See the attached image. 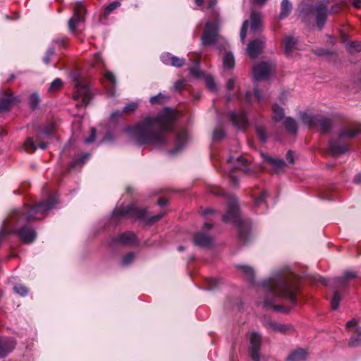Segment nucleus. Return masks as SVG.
Returning <instances> with one entry per match:
<instances>
[{
  "label": "nucleus",
  "instance_id": "nucleus-1",
  "mask_svg": "<svg viewBox=\"0 0 361 361\" xmlns=\"http://www.w3.org/2000/svg\"><path fill=\"white\" fill-rule=\"evenodd\" d=\"M176 111L166 108L157 116H148L128 126L124 132L140 145L161 146L166 143L167 133L172 131L176 118Z\"/></svg>",
  "mask_w": 361,
  "mask_h": 361
},
{
  "label": "nucleus",
  "instance_id": "nucleus-2",
  "mask_svg": "<svg viewBox=\"0 0 361 361\" xmlns=\"http://www.w3.org/2000/svg\"><path fill=\"white\" fill-rule=\"evenodd\" d=\"M262 286L267 292L264 301V307L277 312H287L297 304L298 284L296 276L290 270L276 272L269 279L264 280Z\"/></svg>",
  "mask_w": 361,
  "mask_h": 361
},
{
  "label": "nucleus",
  "instance_id": "nucleus-3",
  "mask_svg": "<svg viewBox=\"0 0 361 361\" xmlns=\"http://www.w3.org/2000/svg\"><path fill=\"white\" fill-rule=\"evenodd\" d=\"M223 221L232 222L237 226L240 238L245 242L249 235L251 224L249 219H242L238 213L237 200L235 197H229L228 200V210L223 216Z\"/></svg>",
  "mask_w": 361,
  "mask_h": 361
},
{
  "label": "nucleus",
  "instance_id": "nucleus-4",
  "mask_svg": "<svg viewBox=\"0 0 361 361\" xmlns=\"http://www.w3.org/2000/svg\"><path fill=\"white\" fill-rule=\"evenodd\" d=\"M361 132V126L355 125L343 129L339 134L338 140H330L327 151L333 155L341 154L348 149L347 143L343 142L344 140L351 139Z\"/></svg>",
  "mask_w": 361,
  "mask_h": 361
},
{
  "label": "nucleus",
  "instance_id": "nucleus-5",
  "mask_svg": "<svg viewBox=\"0 0 361 361\" xmlns=\"http://www.w3.org/2000/svg\"><path fill=\"white\" fill-rule=\"evenodd\" d=\"M164 215V213L161 212L157 215L148 218L145 208L138 207L133 204L121 208H116L113 212L112 218L117 219L125 216H130L146 221L148 223H152L159 221Z\"/></svg>",
  "mask_w": 361,
  "mask_h": 361
},
{
  "label": "nucleus",
  "instance_id": "nucleus-6",
  "mask_svg": "<svg viewBox=\"0 0 361 361\" xmlns=\"http://www.w3.org/2000/svg\"><path fill=\"white\" fill-rule=\"evenodd\" d=\"M57 203L56 195H49L47 201L39 202L33 207H25L22 212L23 218L27 220L40 219L44 214Z\"/></svg>",
  "mask_w": 361,
  "mask_h": 361
},
{
  "label": "nucleus",
  "instance_id": "nucleus-7",
  "mask_svg": "<svg viewBox=\"0 0 361 361\" xmlns=\"http://www.w3.org/2000/svg\"><path fill=\"white\" fill-rule=\"evenodd\" d=\"M56 123L54 121L49 122L47 126L42 130L41 134L36 136L35 139L29 137L25 142V148L27 152H33L37 148L45 149L47 146V142L44 140L45 137H49L55 131Z\"/></svg>",
  "mask_w": 361,
  "mask_h": 361
},
{
  "label": "nucleus",
  "instance_id": "nucleus-8",
  "mask_svg": "<svg viewBox=\"0 0 361 361\" xmlns=\"http://www.w3.org/2000/svg\"><path fill=\"white\" fill-rule=\"evenodd\" d=\"M329 1L323 0L314 6L302 4L300 6V14L315 16L317 25L319 29H322L326 22L327 17V8Z\"/></svg>",
  "mask_w": 361,
  "mask_h": 361
},
{
  "label": "nucleus",
  "instance_id": "nucleus-9",
  "mask_svg": "<svg viewBox=\"0 0 361 361\" xmlns=\"http://www.w3.org/2000/svg\"><path fill=\"white\" fill-rule=\"evenodd\" d=\"M12 233H17L19 238L25 243H31L36 238L35 231L28 226H24L18 230L13 228L9 222L4 221L0 231V243L6 236Z\"/></svg>",
  "mask_w": 361,
  "mask_h": 361
},
{
  "label": "nucleus",
  "instance_id": "nucleus-10",
  "mask_svg": "<svg viewBox=\"0 0 361 361\" xmlns=\"http://www.w3.org/2000/svg\"><path fill=\"white\" fill-rule=\"evenodd\" d=\"M300 119L310 128L319 127L324 133L329 132L331 128V121L322 115L301 113Z\"/></svg>",
  "mask_w": 361,
  "mask_h": 361
},
{
  "label": "nucleus",
  "instance_id": "nucleus-11",
  "mask_svg": "<svg viewBox=\"0 0 361 361\" xmlns=\"http://www.w3.org/2000/svg\"><path fill=\"white\" fill-rule=\"evenodd\" d=\"M73 99L79 101L80 104L78 106H85L91 99V92L88 86L77 80L75 83V92L73 94Z\"/></svg>",
  "mask_w": 361,
  "mask_h": 361
},
{
  "label": "nucleus",
  "instance_id": "nucleus-12",
  "mask_svg": "<svg viewBox=\"0 0 361 361\" xmlns=\"http://www.w3.org/2000/svg\"><path fill=\"white\" fill-rule=\"evenodd\" d=\"M219 25L216 21H209L206 23L202 42L204 45H211L215 43L219 36L218 35Z\"/></svg>",
  "mask_w": 361,
  "mask_h": 361
},
{
  "label": "nucleus",
  "instance_id": "nucleus-13",
  "mask_svg": "<svg viewBox=\"0 0 361 361\" xmlns=\"http://www.w3.org/2000/svg\"><path fill=\"white\" fill-rule=\"evenodd\" d=\"M274 69V65L271 62L262 61L253 67V75L256 80L267 79Z\"/></svg>",
  "mask_w": 361,
  "mask_h": 361
},
{
  "label": "nucleus",
  "instance_id": "nucleus-14",
  "mask_svg": "<svg viewBox=\"0 0 361 361\" xmlns=\"http://www.w3.org/2000/svg\"><path fill=\"white\" fill-rule=\"evenodd\" d=\"M85 8L82 3H77L74 8L73 16L68 21L69 29L75 32L79 23L85 19Z\"/></svg>",
  "mask_w": 361,
  "mask_h": 361
},
{
  "label": "nucleus",
  "instance_id": "nucleus-15",
  "mask_svg": "<svg viewBox=\"0 0 361 361\" xmlns=\"http://www.w3.org/2000/svg\"><path fill=\"white\" fill-rule=\"evenodd\" d=\"M228 118L233 125L238 129H245L248 126L247 118L244 111H231Z\"/></svg>",
  "mask_w": 361,
  "mask_h": 361
},
{
  "label": "nucleus",
  "instance_id": "nucleus-16",
  "mask_svg": "<svg viewBox=\"0 0 361 361\" xmlns=\"http://www.w3.org/2000/svg\"><path fill=\"white\" fill-rule=\"evenodd\" d=\"M357 322L352 319L346 323V329L349 331L355 329V333L350 339L349 345L351 347H357L361 345V328L357 327Z\"/></svg>",
  "mask_w": 361,
  "mask_h": 361
},
{
  "label": "nucleus",
  "instance_id": "nucleus-17",
  "mask_svg": "<svg viewBox=\"0 0 361 361\" xmlns=\"http://www.w3.org/2000/svg\"><path fill=\"white\" fill-rule=\"evenodd\" d=\"M261 336L256 333L252 332L250 335V355L253 361H259V350L261 346Z\"/></svg>",
  "mask_w": 361,
  "mask_h": 361
},
{
  "label": "nucleus",
  "instance_id": "nucleus-18",
  "mask_svg": "<svg viewBox=\"0 0 361 361\" xmlns=\"http://www.w3.org/2000/svg\"><path fill=\"white\" fill-rule=\"evenodd\" d=\"M284 53L288 57H293L298 49L297 39L293 36H286L283 41Z\"/></svg>",
  "mask_w": 361,
  "mask_h": 361
},
{
  "label": "nucleus",
  "instance_id": "nucleus-19",
  "mask_svg": "<svg viewBox=\"0 0 361 361\" xmlns=\"http://www.w3.org/2000/svg\"><path fill=\"white\" fill-rule=\"evenodd\" d=\"M264 40L262 39H257L250 42L247 47V52L250 57L256 58L264 49Z\"/></svg>",
  "mask_w": 361,
  "mask_h": 361
},
{
  "label": "nucleus",
  "instance_id": "nucleus-20",
  "mask_svg": "<svg viewBox=\"0 0 361 361\" xmlns=\"http://www.w3.org/2000/svg\"><path fill=\"white\" fill-rule=\"evenodd\" d=\"M103 83L109 96L114 97L115 95L116 80L111 72L107 71L105 73Z\"/></svg>",
  "mask_w": 361,
  "mask_h": 361
},
{
  "label": "nucleus",
  "instance_id": "nucleus-21",
  "mask_svg": "<svg viewBox=\"0 0 361 361\" xmlns=\"http://www.w3.org/2000/svg\"><path fill=\"white\" fill-rule=\"evenodd\" d=\"M16 343L11 338H0V359L8 355L15 348Z\"/></svg>",
  "mask_w": 361,
  "mask_h": 361
},
{
  "label": "nucleus",
  "instance_id": "nucleus-22",
  "mask_svg": "<svg viewBox=\"0 0 361 361\" xmlns=\"http://www.w3.org/2000/svg\"><path fill=\"white\" fill-rule=\"evenodd\" d=\"M66 43V39L63 37L61 39H56L53 40L52 45L49 47L45 56L43 58V61L45 64H49L51 61V57L54 54V49L56 47H65Z\"/></svg>",
  "mask_w": 361,
  "mask_h": 361
},
{
  "label": "nucleus",
  "instance_id": "nucleus-23",
  "mask_svg": "<svg viewBox=\"0 0 361 361\" xmlns=\"http://www.w3.org/2000/svg\"><path fill=\"white\" fill-rule=\"evenodd\" d=\"M194 243L200 247H208L213 243V239L208 234L198 232L194 236Z\"/></svg>",
  "mask_w": 361,
  "mask_h": 361
},
{
  "label": "nucleus",
  "instance_id": "nucleus-24",
  "mask_svg": "<svg viewBox=\"0 0 361 361\" xmlns=\"http://www.w3.org/2000/svg\"><path fill=\"white\" fill-rule=\"evenodd\" d=\"M228 161L231 164L233 163L235 168L242 171L243 172L247 173L250 171V164L248 161L243 157H239L235 159L233 157H230Z\"/></svg>",
  "mask_w": 361,
  "mask_h": 361
},
{
  "label": "nucleus",
  "instance_id": "nucleus-25",
  "mask_svg": "<svg viewBox=\"0 0 361 361\" xmlns=\"http://www.w3.org/2000/svg\"><path fill=\"white\" fill-rule=\"evenodd\" d=\"M357 274L355 272L353 271H345L343 276L336 278L335 279V283L336 285V287L338 288H343L345 287L348 284V282L350 280H353L356 278Z\"/></svg>",
  "mask_w": 361,
  "mask_h": 361
},
{
  "label": "nucleus",
  "instance_id": "nucleus-26",
  "mask_svg": "<svg viewBox=\"0 0 361 361\" xmlns=\"http://www.w3.org/2000/svg\"><path fill=\"white\" fill-rule=\"evenodd\" d=\"M265 325L268 329L282 334L286 333L291 329V326L288 324L277 323L271 320L267 321Z\"/></svg>",
  "mask_w": 361,
  "mask_h": 361
},
{
  "label": "nucleus",
  "instance_id": "nucleus-27",
  "mask_svg": "<svg viewBox=\"0 0 361 361\" xmlns=\"http://www.w3.org/2000/svg\"><path fill=\"white\" fill-rule=\"evenodd\" d=\"M135 243L136 237L133 233H121L114 239V243H119L122 245H133Z\"/></svg>",
  "mask_w": 361,
  "mask_h": 361
},
{
  "label": "nucleus",
  "instance_id": "nucleus-28",
  "mask_svg": "<svg viewBox=\"0 0 361 361\" xmlns=\"http://www.w3.org/2000/svg\"><path fill=\"white\" fill-rule=\"evenodd\" d=\"M188 140V134L185 130L180 131L176 140V148L171 153L178 152L186 144Z\"/></svg>",
  "mask_w": 361,
  "mask_h": 361
},
{
  "label": "nucleus",
  "instance_id": "nucleus-29",
  "mask_svg": "<svg viewBox=\"0 0 361 361\" xmlns=\"http://www.w3.org/2000/svg\"><path fill=\"white\" fill-rule=\"evenodd\" d=\"M137 106H138V104L136 102L130 103V104H127L123 108V110L122 112L119 111L114 112L111 115V120L112 121L117 120L118 118L121 117L123 113L129 114V113L133 112L137 109Z\"/></svg>",
  "mask_w": 361,
  "mask_h": 361
},
{
  "label": "nucleus",
  "instance_id": "nucleus-30",
  "mask_svg": "<svg viewBox=\"0 0 361 361\" xmlns=\"http://www.w3.org/2000/svg\"><path fill=\"white\" fill-rule=\"evenodd\" d=\"M251 27L250 31L253 33L258 32L260 30L262 18L259 13L252 11L250 16Z\"/></svg>",
  "mask_w": 361,
  "mask_h": 361
},
{
  "label": "nucleus",
  "instance_id": "nucleus-31",
  "mask_svg": "<svg viewBox=\"0 0 361 361\" xmlns=\"http://www.w3.org/2000/svg\"><path fill=\"white\" fill-rule=\"evenodd\" d=\"M307 358V352L304 349H298L293 351L288 357V361H305Z\"/></svg>",
  "mask_w": 361,
  "mask_h": 361
},
{
  "label": "nucleus",
  "instance_id": "nucleus-32",
  "mask_svg": "<svg viewBox=\"0 0 361 361\" xmlns=\"http://www.w3.org/2000/svg\"><path fill=\"white\" fill-rule=\"evenodd\" d=\"M262 156L264 160L274 166L276 172H278L285 166V162L282 159H276L269 157L268 155L262 154Z\"/></svg>",
  "mask_w": 361,
  "mask_h": 361
},
{
  "label": "nucleus",
  "instance_id": "nucleus-33",
  "mask_svg": "<svg viewBox=\"0 0 361 361\" xmlns=\"http://www.w3.org/2000/svg\"><path fill=\"white\" fill-rule=\"evenodd\" d=\"M283 125L289 133L295 134L297 133L298 125L293 118L290 117L286 118L283 122Z\"/></svg>",
  "mask_w": 361,
  "mask_h": 361
},
{
  "label": "nucleus",
  "instance_id": "nucleus-34",
  "mask_svg": "<svg viewBox=\"0 0 361 361\" xmlns=\"http://www.w3.org/2000/svg\"><path fill=\"white\" fill-rule=\"evenodd\" d=\"M292 9V4L288 0L281 1V11L279 14V18L283 19L287 17Z\"/></svg>",
  "mask_w": 361,
  "mask_h": 361
},
{
  "label": "nucleus",
  "instance_id": "nucleus-35",
  "mask_svg": "<svg viewBox=\"0 0 361 361\" xmlns=\"http://www.w3.org/2000/svg\"><path fill=\"white\" fill-rule=\"evenodd\" d=\"M13 101V95H8L0 99V112L7 111L10 109Z\"/></svg>",
  "mask_w": 361,
  "mask_h": 361
},
{
  "label": "nucleus",
  "instance_id": "nucleus-36",
  "mask_svg": "<svg viewBox=\"0 0 361 361\" xmlns=\"http://www.w3.org/2000/svg\"><path fill=\"white\" fill-rule=\"evenodd\" d=\"M273 119L274 121L278 122L283 119L284 117V112L283 108L278 104H274L272 106Z\"/></svg>",
  "mask_w": 361,
  "mask_h": 361
},
{
  "label": "nucleus",
  "instance_id": "nucleus-37",
  "mask_svg": "<svg viewBox=\"0 0 361 361\" xmlns=\"http://www.w3.org/2000/svg\"><path fill=\"white\" fill-rule=\"evenodd\" d=\"M343 42L346 43L347 48L350 52H359L361 51V42H347L345 36H343Z\"/></svg>",
  "mask_w": 361,
  "mask_h": 361
},
{
  "label": "nucleus",
  "instance_id": "nucleus-38",
  "mask_svg": "<svg viewBox=\"0 0 361 361\" xmlns=\"http://www.w3.org/2000/svg\"><path fill=\"white\" fill-rule=\"evenodd\" d=\"M224 66L226 68L231 69L235 66V59L232 53H226L223 59Z\"/></svg>",
  "mask_w": 361,
  "mask_h": 361
},
{
  "label": "nucleus",
  "instance_id": "nucleus-39",
  "mask_svg": "<svg viewBox=\"0 0 361 361\" xmlns=\"http://www.w3.org/2000/svg\"><path fill=\"white\" fill-rule=\"evenodd\" d=\"M238 268L242 271V272L245 275L247 276V279L250 281H252L254 279L255 272L252 268L245 265L239 266Z\"/></svg>",
  "mask_w": 361,
  "mask_h": 361
},
{
  "label": "nucleus",
  "instance_id": "nucleus-40",
  "mask_svg": "<svg viewBox=\"0 0 361 361\" xmlns=\"http://www.w3.org/2000/svg\"><path fill=\"white\" fill-rule=\"evenodd\" d=\"M167 99V97L161 93L152 97L150 98V102L152 104H159L164 103Z\"/></svg>",
  "mask_w": 361,
  "mask_h": 361
},
{
  "label": "nucleus",
  "instance_id": "nucleus-41",
  "mask_svg": "<svg viewBox=\"0 0 361 361\" xmlns=\"http://www.w3.org/2000/svg\"><path fill=\"white\" fill-rule=\"evenodd\" d=\"M121 6V3L119 1H114L109 4L106 8L104 11V16L107 17L112 11L118 8Z\"/></svg>",
  "mask_w": 361,
  "mask_h": 361
},
{
  "label": "nucleus",
  "instance_id": "nucleus-42",
  "mask_svg": "<svg viewBox=\"0 0 361 361\" xmlns=\"http://www.w3.org/2000/svg\"><path fill=\"white\" fill-rule=\"evenodd\" d=\"M341 301V295L338 293V290H336L331 300V305L332 309L336 310L338 308L339 305V302Z\"/></svg>",
  "mask_w": 361,
  "mask_h": 361
},
{
  "label": "nucleus",
  "instance_id": "nucleus-43",
  "mask_svg": "<svg viewBox=\"0 0 361 361\" xmlns=\"http://www.w3.org/2000/svg\"><path fill=\"white\" fill-rule=\"evenodd\" d=\"M63 85V82L61 79L56 78L55 79L51 84L49 91V92H56L61 88Z\"/></svg>",
  "mask_w": 361,
  "mask_h": 361
},
{
  "label": "nucleus",
  "instance_id": "nucleus-44",
  "mask_svg": "<svg viewBox=\"0 0 361 361\" xmlns=\"http://www.w3.org/2000/svg\"><path fill=\"white\" fill-rule=\"evenodd\" d=\"M225 135L224 129L221 127H217L214 129L213 139L216 141L221 140Z\"/></svg>",
  "mask_w": 361,
  "mask_h": 361
},
{
  "label": "nucleus",
  "instance_id": "nucleus-45",
  "mask_svg": "<svg viewBox=\"0 0 361 361\" xmlns=\"http://www.w3.org/2000/svg\"><path fill=\"white\" fill-rule=\"evenodd\" d=\"M92 66H94L96 68H99L103 66V60L99 54H95L92 62Z\"/></svg>",
  "mask_w": 361,
  "mask_h": 361
},
{
  "label": "nucleus",
  "instance_id": "nucleus-46",
  "mask_svg": "<svg viewBox=\"0 0 361 361\" xmlns=\"http://www.w3.org/2000/svg\"><path fill=\"white\" fill-rule=\"evenodd\" d=\"M39 104V97L37 94L33 93L30 97V106L32 109H36Z\"/></svg>",
  "mask_w": 361,
  "mask_h": 361
},
{
  "label": "nucleus",
  "instance_id": "nucleus-47",
  "mask_svg": "<svg viewBox=\"0 0 361 361\" xmlns=\"http://www.w3.org/2000/svg\"><path fill=\"white\" fill-rule=\"evenodd\" d=\"M267 192L266 191H262L259 197H257L255 200V206L259 207L265 204V198L267 197Z\"/></svg>",
  "mask_w": 361,
  "mask_h": 361
},
{
  "label": "nucleus",
  "instance_id": "nucleus-48",
  "mask_svg": "<svg viewBox=\"0 0 361 361\" xmlns=\"http://www.w3.org/2000/svg\"><path fill=\"white\" fill-rule=\"evenodd\" d=\"M257 134L262 142L267 140V133L263 126H257L256 128Z\"/></svg>",
  "mask_w": 361,
  "mask_h": 361
},
{
  "label": "nucleus",
  "instance_id": "nucleus-49",
  "mask_svg": "<svg viewBox=\"0 0 361 361\" xmlns=\"http://www.w3.org/2000/svg\"><path fill=\"white\" fill-rule=\"evenodd\" d=\"M135 254L133 252H129L126 255H125L122 260V264L124 266H128L130 263H132L135 259Z\"/></svg>",
  "mask_w": 361,
  "mask_h": 361
},
{
  "label": "nucleus",
  "instance_id": "nucleus-50",
  "mask_svg": "<svg viewBox=\"0 0 361 361\" xmlns=\"http://www.w3.org/2000/svg\"><path fill=\"white\" fill-rule=\"evenodd\" d=\"M207 283V288L209 290H212L218 286L219 281L216 279L209 278L206 281Z\"/></svg>",
  "mask_w": 361,
  "mask_h": 361
},
{
  "label": "nucleus",
  "instance_id": "nucleus-51",
  "mask_svg": "<svg viewBox=\"0 0 361 361\" xmlns=\"http://www.w3.org/2000/svg\"><path fill=\"white\" fill-rule=\"evenodd\" d=\"M184 59L173 56V58L171 59V65L176 67H180L184 64Z\"/></svg>",
  "mask_w": 361,
  "mask_h": 361
},
{
  "label": "nucleus",
  "instance_id": "nucleus-52",
  "mask_svg": "<svg viewBox=\"0 0 361 361\" xmlns=\"http://www.w3.org/2000/svg\"><path fill=\"white\" fill-rule=\"evenodd\" d=\"M13 289L16 293L22 296L27 295L28 292L27 288L22 285L16 286H14Z\"/></svg>",
  "mask_w": 361,
  "mask_h": 361
},
{
  "label": "nucleus",
  "instance_id": "nucleus-53",
  "mask_svg": "<svg viewBox=\"0 0 361 361\" xmlns=\"http://www.w3.org/2000/svg\"><path fill=\"white\" fill-rule=\"evenodd\" d=\"M205 82H206V85H207V87L211 91H214L216 90L215 83H214V79L212 78V77L207 76L205 78Z\"/></svg>",
  "mask_w": 361,
  "mask_h": 361
},
{
  "label": "nucleus",
  "instance_id": "nucleus-54",
  "mask_svg": "<svg viewBox=\"0 0 361 361\" xmlns=\"http://www.w3.org/2000/svg\"><path fill=\"white\" fill-rule=\"evenodd\" d=\"M247 25H248V21L247 20H245L243 24V26H242V28H241V30H240V39H241L243 43L245 42V39L246 30L247 29Z\"/></svg>",
  "mask_w": 361,
  "mask_h": 361
},
{
  "label": "nucleus",
  "instance_id": "nucleus-55",
  "mask_svg": "<svg viewBox=\"0 0 361 361\" xmlns=\"http://www.w3.org/2000/svg\"><path fill=\"white\" fill-rule=\"evenodd\" d=\"M173 56L169 53H165L161 55V60L165 64H171V59Z\"/></svg>",
  "mask_w": 361,
  "mask_h": 361
},
{
  "label": "nucleus",
  "instance_id": "nucleus-56",
  "mask_svg": "<svg viewBox=\"0 0 361 361\" xmlns=\"http://www.w3.org/2000/svg\"><path fill=\"white\" fill-rule=\"evenodd\" d=\"M96 138V129L94 128H91V134L90 137L85 139V143L90 144L94 141Z\"/></svg>",
  "mask_w": 361,
  "mask_h": 361
},
{
  "label": "nucleus",
  "instance_id": "nucleus-57",
  "mask_svg": "<svg viewBox=\"0 0 361 361\" xmlns=\"http://www.w3.org/2000/svg\"><path fill=\"white\" fill-rule=\"evenodd\" d=\"M210 192L216 195H224L225 194L224 190L217 186H214L210 189Z\"/></svg>",
  "mask_w": 361,
  "mask_h": 361
},
{
  "label": "nucleus",
  "instance_id": "nucleus-58",
  "mask_svg": "<svg viewBox=\"0 0 361 361\" xmlns=\"http://www.w3.org/2000/svg\"><path fill=\"white\" fill-rule=\"evenodd\" d=\"M88 157H89V154H87L84 155L82 157H81L80 159H78L75 161V164L78 165V164H80L84 163L85 161L88 159Z\"/></svg>",
  "mask_w": 361,
  "mask_h": 361
},
{
  "label": "nucleus",
  "instance_id": "nucleus-59",
  "mask_svg": "<svg viewBox=\"0 0 361 361\" xmlns=\"http://www.w3.org/2000/svg\"><path fill=\"white\" fill-rule=\"evenodd\" d=\"M254 97H255V99L258 101V102H261L262 99V95L260 94L259 93V91L258 89L255 88V90H254V94H253Z\"/></svg>",
  "mask_w": 361,
  "mask_h": 361
},
{
  "label": "nucleus",
  "instance_id": "nucleus-60",
  "mask_svg": "<svg viewBox=\"0 0 361 361\" xmlns=\"http://www.w3.org/2000/svg\"><path fill=\"white\" fill-rule=\"evenodd\" d=\"M190 74L195 77L198 78L200 77V73L198 68L193 67L190 68Z\"/></svg>",
  "mask_w": 361,
  "mask_h": 361
},
{
  "label": "nucleus",
  "instance_id": "nucleus-61",
  "mask_svg": "<svg viewBox=\"0 0 361 361\" xmlns=\"http://www.w3.org/2000/svg\"><path fill=\"white\" fill-rule=\"evenodd\" d=\"M235 85V80L234 79H230L228 82L226 83V87L228 90H232L234 87Z\"/></svg>",
  "mask_w": 361,
  "mask_h": 361
},
{
  "label": "nucleus",
  "instance_id": "nucleus-62",
  "mask_svg": "<svg viewBox=\"0 0 361 361\" xmlns=\"http://www.w3.org/2000/svg\"><path fill=\"white\" fill-rule=\"evenodd\" d=\"M286 159L287 160L290 162V163H293L294 161V159H293V152L291 151H288L287 152V154H286Z\"/></svg>",
  "mask_w": 361,
  "mask_h": 361
},
{
  "label": "nucleus",
  "instance_id": "nucleus-63",
  "mask_svg": "<svg viewBox=\"0 0 361 361\" xmlns=\"http://www.w3.org/2000/svg\"><path fill=\"white\" fill-rule=\"evenodd\" d=\"M351 4L355 8H360L361 6V0H351Z\"/></svg>",
  "mask_w": 361,
  "mask_h": 361
},
{
  "label": "nucleus",
  "instance_id": "nucleus-64",
  "mask_svg": "<svg viewBox=\"0 0 361 361\" xmlns=\"http://www.w3.org/2000/svg\"><path fill=\"white\" fill-rule=\"evenodd\" d=\"M217 4V0H209L208 1V7L209 8H214Z\"/></svg>",
  "mask_w": 361,
  "mask_h": 361
}]
</instances>
